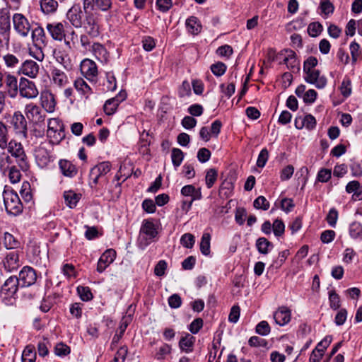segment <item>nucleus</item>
Returning a JSON list of instances; mask_svg holds the SVG:
<instances>
[{
    "mask_svg": "<svg viewBox=\"0 0 362 362\" xmlns=\"http://www.w3.org/2000/svg\"><path fill=\"white\" fill-rule=\"evenodd\" d=\"M0 150L6 151L13 158L18 167L23 172L29 171L30 164L24 147L21 142L16 139H11L7 146Z\"/></svg>",
    "mask_w": 362,
    "mask_h": 362,
    "instance_id": "obj_1",
    "label": "nucleus"
},
{
    "mask_svg": "<svg viewBox=\"0 0 362 362\" xmlns=\"http://www.w3.org/2000/svg\"><path fill=\"white\" fill-rule=\"evenodd\" d=\"M47 136L52 145L59 144L65 138V127L63 122L58 118L48 120Z\"/></svg>",
    "mask_w": 362,
    "mask_h": 362,
    "instance_id": "obj_2",
    "label": "nucleus"
},
{
    "mask_svg": "<svg viewBox=\"0 0 362 362\" xmlns=\"http://www.w3.org/2000/svg\"><path fill=\"white\" fill-rule=\"evenodd\" d=\"M3 197L5 209L8 214L17 216L23 211V204L13 189L4 190Z\"/></svg>",
    "mask_w": 362,
    "mask_h": 362,
    "instance_id": "obj_3",
    "label": "nucleus"
},
{
    "mask_svg": "<svg viewBox=\"0 0 362 362\" xmlns=\"http://www.w3.org/2000/svg\"><path fill=\"white\" fill-rule=\"evenodd\" d=\"M49 141L42 142L35 151V156L37 164L42 168L48 166V165L54 161L55 157L52 154V151L49 147H52Z\"/></svg>",
    "mask_w": 362,
    "mask_h": 362,
    "instance_id": "obj_4",
    "label": "nucleus"
},
{
    "mask_svg": "<svg viewBox=\"0 0 362 362\" xmlns=\"http://www.w3.org/2000/svg\"><path fill=\"white\" fill-rule=\"evenodd\" d=\"M112 169V164L109 161L100 162L93 167L89 173V185L94 188L99 182V179L105 176Z\"/></svg>",
    "mask_w": 362,
    "mask_h": 362,
    "instance_id": "obj_5",
    "label": "nucleus"
},
{
    "mask_svg": "<svg viewBox=\"0 0 362 362\" xmlns=\"http://www.w3.org/2000/svg\"><path fill=\"white\" fill-rule=\"evenodd\" d=\"M10 124L16 135L27 139L28 123L24 115L20 111H16L11 117Z\"/></svg>",
    "mask_w": 362,
    "mask_h": 362,
    "instance_id": "obj_6",
    "label": "nucleus"
},
{
    "mask_svg": "<svg viewBox=\"0 0 362 362\" xmlns=\"http://www.w3.org/2000/svg\"><path fill=\"white\" fill-rule=\"evenodd\" d=\"M18 93L22 98L27 99L35 98L39 94L35 83L24 77L20 78Z\"/></svg>",
    "mask_w": 362,
    "mask_h": 362,
    "instance_id": "obj_7",
    "label": "nucleus"
},
{
    "mask_svg": "<svg viewBox=\"0 0 362 362\" xmlns=\"http://www.w3.org/2000/svg\"><path fill=\"white\" fill-rule=\"evenodd\" d=\"M157 226L153 219H144L142 221L140 228V235L146 241V244L150 243L158 235Z\"/></svg>",
    "mask_w": 362,
    "mask_h": 362,
    "instance_id": "obj_8",
    "label": "nucleus"
},
{
    "mask_svg": "<svg viewBox=\"0 0 362 362\" xmlns=\"http://www.w3.org/2000/svg\"><path fill=\"white\" fill-rule=\"evenodd\" d=\"M84 11L83 23L82 27L88 30V33L93 35L98 34L99 25L97 16L94 9L87 8Z\"/></svg>",
    "mask_w": 362,
    "mask_h": 362,
    "instance_id": "obj_9",
    "label": "nucleus"
},
{
    "mask_svg": "<svg viewBox=\"0 0 362 362\" xmlns=\"http://www.w3.org/2000/svg\"><path fill=\"white\" fill-rule=\"evenodd\" d=\"M20 286L28 287L33 285L37 280V274L35 270L31 267L25 266L23 267L19 273L18 278Z\"/></svg>",
    "mask_w": 362,
    "mask_h": 362,
    "instance_id": "obj_10",
    "label": "nucleus"
},
{
    "mask_svg": "<svg viewBox=\"0 0 362 362\" xmlns=\"http://www.w3.org/2000/svg\"><path fill=\"white\" fill-rule=\"evenodd\" d=\"M304 79L307 83L314 85L318 89L324 88L327 83V78L324 75H321L320 71L317 69L305 73Z\"/></svg>",
    "mask_w": 362,
    "mask_h": 362,
    "instance_id": "obj_11",
    "label": "nucleus"
},
{
    "mask_svg": "<svg viewBox=\"0 0 362 362\" xmlns=\"http://www.w3.org/2000/svg\"><path fill=\"white\" fill-rule=\"evenodd\" d=\"M81 71L90 81H95L98 74L96 64L89 59H85L81 62Z\"/></svg>",
    "mask_w": 362,
    "mask_h": 362,
    "instance_id": "obj_12",
    "label": "nucleus"
},
{
    "mask_svg": "<svg viewBox=\"0 0 362 362\" xmlns=\"http://www.w3.org/2000/svg\"><path fill=\"white\" fill-rule=\"evenodd\" d=\"M12 21L14 29L22 36H27L30 30V25L25 16L16 13L13 16Z\"/></svg>",
    "mask_w": 362,
    "mask_h": 362,
    "instance_id": "obj_13",
    "label": "nucleus"
},
{
    "mask_svg": "<svg viewBox=\"0 0 362 362\" xmlns=\"http://www.w3.org/2000/svg\"><path fill=\"white\" fill-rule=\"evenodd\" d=\"M25 114L27 118L33 123L39 124L45 120V115H42L40 107L34 103L25 105Z\"/></svg>",
    "mask_w": 362,
    "mask_h": 362,
    "instance_id": "obj_14",
    "label": "nucleus"
},
{
    "mask_svg": "<svg viewBox=\"0 0 362 362\" xmlns=\"http://www.w3.org/2000/svg\"><path fill=\"white\" fill-rule=\"evenodd\" d=\"M84 11H83L79 5H74L66 13V18L69 22L76 28H81L83 25Z\"/></svg>",
    "mask_w": 362,
    "mask_h": 362,
    "instance_id": "obj_15",
    "label": "nucleus"
},
{
    "mask_svg": "<svg viewBox=\"0 0 362 362\" xmlns=\"http://www.w3.org/2000/svg\"><path fill=\"white\" fill-rule=\"evenodd\" d=\"M276 62L279 64H286L287 67L296 66V53L291 49L285 48L277 52Z\"/></svg>",
    "mask_w": 362,
    "mask_h": 362,
    "instance_id": "obj_16",
    "label": "nucleus"
},
{
    "mask_svg": "<svg viewBox=\"0 0 362 362\" xmlns=\"http://www.w3.org/2000/svg\"><path fill=\"white\" fill-rule=\"evenodd\" d=\"M40 100L42 107L47 112H53L55 110L57 101L54 95L50 90L45 89L40 93Z\"/></svg>",
    "mask_w": 362,
    "mask_h": 362,
    "instance_id": "obj_17",
    "label": "nucleus"
},
{
    "mask_svg": "<svg viewBox=\"0 0 362 362\" xmlns=\"http://www.w3.org/2000/svg\"><path fill=\"white\" fill-rule=\"evenodd\" d=\"M49 78L52 83L59 88L65 87L69 83L66 74L61 69L52 66L50 70Z\"/></svg>",
    "mask_w": 362,
    "mask_h": 362,
    "instance_id": "obj_18",
    "label": "nucleus"
},
{
    "mask_svg": "<svg viewBox=\"0 0 362 362\" xmlns=\"http://www.w3.org/2000/svg\"><path fill=\"white\" fill-rule=\"evenodd\" d=\"M112 0H83V10L98 9L103 12L109 11L112 8Z\"/></svg>",
    "mask_w": 362,
    "mask_h": 362,
    "instance_id": "obj_19",
    "label": "nucleus"
},
{
    "mask_svg": "<svg viewBox=\"0 0 362 362\" xmlns=\"http://www.w3.org/2000/svg\"><path fill=\"white\" fill-rule=\"evenodd\" d=\"M116 252L113 249L105 250L100 256L97 264V272H103L105 269L115 260Z\"/></svg>",
    "mask_w": 362,
    "mask_h": 362,
    "instance_id": "obj_20",
    "label": "nucleus"
},
{
    "mask_svg": "<svg viewBox=\"0 0 362 362\" xmlns=\"http://www.w3.org/2000/svg\"><path fill=\"white\" fill-rule=\"evenodd\" d=\"M4 83H5L7 95L11 98H16L18 93L19 87L17 78L10 74H6Z\"/></svg>",
    "mask_w": 362,
    "mask_h": 362,
    "instance_id": "obj_21",
    "label": "nucleus"
},
{
    "mask_svg": "<svg viewBox=\"0 0 362 362\" xmlns=\"http://www.w3.org/2000/svg\"><path fill=\"white\" fill-rule=\"evenodd\" d=\"M291 311L286 306L279 307L274 313V319L275 322L280 325L284 326L291 321Z\"/></svg>",
    "mask_w": 362,
    "mask_h": 362,
    "instance_id": "obj_22",
    "label": "nucleus"
},
{
    "mask_svg": "<svg viewBox=\"0 0 362 362\" xmlns=\"http://www.w3.org/2000/svg\"><path fill=\"white\" fill-rule=\"evenodd\" d=\"M4 267L8 272L17 269L20 267L18 251L8 252L3 261Z\"/></svg>",
    "mask_w": 362,
    "mask_h": 362,
    "instance_id": "obj_23",
    "label": "nucleus"
},
{
    "mask_svg": "<svg viewBox=\"0 0 362 362\" xmlns=\"http://www.w3.org/2000/svg\"><path fill=\"white\" fill-rule=\"evenodd\" d=\"M19 286L18 277L10 276L1 287L0 291L5 295L12 297L16 293Z\"/></svg>",
    "mask_w": 362,
    "mask_h": 362,
    "instance_id": "obj_24",
    "label": "nucleus"
},
{
    "mask_svg": "<svg viewBox=\"0 0 362 362\" xmlns=\"http://www.w3.org/2000/svg\"><path fill=\"white\" fill-rule=\"evenodd\" d=\"M39 72V65L33 60H26L24 62L20 69L19 73L28 76L31 78H35Z\"/></svg>",
    "mask_w": 362,
    "mask_h": 362,
    "instance_id": "obj_25",
    "label": "nucleus"
},
{
    "mask_svg": "<svg viewBox=\"0 0 362 362\" xmlns=\"http://www.w3.org/2000/svg\"><path fill=\"white\" fill-rule=\"evenodd\" d=\"M46 28L54 40L62 41L64 38H65L64 26L63 23H47Z\"/></svg>",
    "mask_w": 362,
    "mask_h": 362,
    "instance_id": "obj_26",
    "label": "nucleus"
},
{
    "mask_svg": "<svg viewBox=\"0 0 362 362\" xmlns=\"http://www.w3.org/2000/svg\"><path fill=\"white\" fill-rule=\"evenodd\" d=\"M125 98V93H119V96L107 100L103 107L105 114L107 115H113L115 112L119 103L124 100Z\"/></svg>",
    "mask_w": 362,
    "mask_h": 362,
    "instance_id": "obj_27",
    "label": "nucleus"
},
{
    "mask_svg": "<svg viewBox=\"0 0 362 362\" xmlns=\"http://www.w3.org/2000/svg\"><path fill=\"white\" fill-rule=\"evenodd\" d=\"M59 166L62 173L69 177H73L76 175L78 169L71 161L67 160H60Z\"/></svg>",
    "mask_w": 362,
    "mask_h": 362,
    "instance_id": "obj_28",
    "label": "nucleus"
},
{
    "mask_svg": "<svg viewBox=\"0 0 362 362\" xmlns=\"http://www.w3.org/2000/svg\"><path fill=\"white\" fill-rule=\"evenodd\" d=\"M64 198L66 205L70 209H74L81 199V194L76 193L73 190L65 191L64 192Z\"/></svg>",
    "mask_w": 362,
    "mask_h": 362,
    "instance_id": "obj_29",
    "label": "nucleus"
},
{
    "mask_svg": "<svg viewBox=\"0 0 362 362\" xmlns=\"http://www.w3.org/2000/svg\"><path fill=\"white\" fill-rule=\"evenodd\" d=\"M195 342V337L187 333L179 341V347L182 351L190 353Z\"/></svg>",
    "mask_w": 362,
    "mask_h": 362,
    "instance_id": "obj_30",
    "label": "nucleus"
},
{
    "mask_svg": "<svg viewBox=\"0 0 362 362\" xmlns=\"http://www.w3.org/2000/svg\"><path fill=\"white\" fill-rule=\"evenodd\" d=\"M11 29L10 11L8 8H0V30L9 31Z\"/></svg>",
    "mask_w": 362,
    "mask_h": 362,
    "instance_id": "obj_31",
    "label": "nucleus"
},
{
    "mask_svg": "<svg viewBox=\"0 0 362 362\" xmlns=\"http://www.w3.org/2000/svg\"><path fill=\"white\" fill-rule=\"evenodd\" d=\"M256 247L260 254L267 255L274 247V245L266 238L261 237L256 241Z\"/></svg>",
    "mask_w": 362,
    "mask_h": 362,
    "instance_id": "obj_32",
    "label": "nucleus"
},
{
    "mask_svg": "<svg viewBox=\"0 0 362 362\" xmlns=\"http://www.w3.org/2000/svg\"><path fill=\"white\" fill-rule=\"evenodd\" d=\"M9 141V127L3 121H0V149L7 146Z\"/></svg>",
    "mask_w": 362,
    "mask_h": 362,
    "instance_id": "obj_33",
    "label": "nucleus"
},
{
    "mask_svg": "<svg viewBox=\"0 0 362 362\" xmlns=\"http://www.w3.org/2000/svg\"><path fill=\"white\" fill-rule=\"evenodd\" d=\"M186 27L187 30L193 35H197L202 30L199 19L195 16H190L186 20Z\"/></svg>",
    "mask_w": 362,
    "mask_h": 362,
    "instance_id": "obj_34",
    "label": "nucleus"
},
{
    "mask_svg": "<svg viewBox=\"0 0 362 362\" xmlns=\"http://www.w3.org/2000/svg\"><path fill=\"white\" fill-rule=\"evenodd\" d=\"M22 362H35L37 354L35 347L33 344L27 345L22 354Z\"/></svg>",
    "mask_w": 362,
    "mask_h": 362,
    "instance_id": "obj_35",
    "label": "nucleus"
},
{
    "mask_svg": "<svg viewBox=\"0 0 362 362\" xmlns=\"http://www.w3.org/2000/svg\"><path fill=\"white\" fill-rule=\"evenodd\" d=\"M32 39L34 45L46 44L47 41L44 29L40 26H37V28H34L32 32Z\"/></svg>",
    "mask_w": 362,
    "mask_h": 362,
    "instance_id": "obj_36",
    "label": "nucleus"
},
{
    "mask_svg": "<svg viewBox=\"0 0 362 362\" xmlns=\"http://www.w3.org/2000/svg\"><path fill=\"white\" fill-rule=\"evenodd\" d=\"M75 88L82 95H86V98L92 93L91 88L87 83L82 78H78L74 81Z\"/></svg>",
    "mask_w": 362,
    "mask_h": 362,
    "instance_id": "obj_37",
    "label": "nucleus"
},
{
    "mask_svg": "<svg viewBox=\"0 0 362 362\" xmlns=\"http://www.w3.org/2000/svg\"><path fill=\"white\" fill-rule=\"evenodd\" d=\"M40 7L44 13H52L57 11L58 2L56 0H40Z\"/></svg>",
    "mask_w": 362,
    "mask_h": 362,
    "instance_id": "obj_38",
    "label": "nucleus"
},
{
    "mask_svg": "<svg viewBox=\"0 0 362 362\" xmlns=\"http://www.w3.org/2000/svg\"><path fill=\"white\" fill-rule=\"evenodd\" d=\"M210 241L211 235L209 233H204L200 241V251L205 256L209 255L211 252Z\"/></svg>",
    "mask_w": 362,
    "mask_h": 362,
    "instance_id": "obj_39",
    "label": "nucleus"
},
{
    "mask_svg": "<svg viewBox=\"0 0 362 362\" xmlns=\"http://www.w3.org/2000/svg\"><path fill=\"white\" fill-rule=\"evenodd\" d=\"M3 242L5 247L8 250L18 248L20 245L19 241L8 232L4 233Z\"/></svg>",
    "mask_w": 362,
    "mask_h": 362,
    "instance_id": "obj_40",
    "label": "nucleus"
},
{
    "mask_svg": "<svg viewBox=\"0 0 362 362\" xmlns=\"http://www.w3.org/2000/svg\"><path fill=\"white\" fill-rule=\"evenodd\" d=\"M13 159L6 151H2L0 153V169L5 170L9 168V166L13 163Z\"/></svg>",
    "mask_w": 362,
    "mask_h": 362,
    "instance_id": "obj_41",
    "label": "nucleus"
},
{
    "mask_svg": "<svg viewBox=\"0 0 362 362\" xmlns=\"http://www.w3.org/2000/svg\"><path fill=\"white\" fill-rule=\"evenodd\" d=\"M171 158L174 167L175 168L179 167L184 159L183 151L180 148H173L171 152Z\"/></svg>",
    "mask_w": 362,
    "mask_h": 362,
    "instance_id": "obj_42",
    "label": "nucleus"
},
{
    "mask_svg": "<svg viewBox=\"0 0 362 362\" xmlns=\"http://www.w3.org/2000/svg\"><path fill=\"white\" fill-rule=\"evenodd\" d=\"M339 90L341 95L345 98L349 97L351 94V81L349 76H344L339 87Z\"/></svg>",
    "mask_w": 362,
    "mask_h": 362,
    "instance_id": "obj_43",
    "label": "nucleus"
},
{
    "mask_svg": "<svg viewBox=\"0 0 362 362\" xmlns=\"http://www.w3.org/2000/svg\"><path fill=\"white\" fill-rule=\"evenodd\" d=\"M349 235L352 238H362V224L358 221L352 222L349 226Z\"/></svg>",
    "mask_w": 362,
    "mask_h": 362,
    "instance_id": "obj_44",
    "label": "nucleus"
},
{
    "mask_svg": "<svg viewBox=\"0 0 362 362\" xmlns=\"http://www.w3.org/2000/svg\"><path fill=\"white\" fill-rule=\"evenodd\" d=\"M218 177V172L215 168H210L206 171L205 182L208 189L213 187Z\"/></svg>",
    "mask_w": 362,
    "mask_h": 362,
    "instance_id": "obj_45",
    "label": "nucleus"
},
{
    "mask_svg": "<svg viewBox=\"0 0 362 362\" xmlns=\"http://www.w3.org/2000/svg\"><path fill=\"white\" fill-rule=\"evenodd\" d=\"M95 57L100 62H106L109 58V52L105 47H92Z\"/></svg>",
    "mask_w": 362,
    "mask_h": 362,
    "instance_id": "obj_46",
    "label": "nucleus"
},
{
    "mask_svg": "<svg viewBox=\"0 0 362 362\" xmlns=\"http://www.w3.org/2000/svg\"><path fill=\"white\" fill-rule=\"evenodd\" d=\"M171 346L168 344H163L158 350L155 355V358L158 361H163L167 355L171 353Z\"/></svg>",
    "mask_w": 362,
    "mask_h": 362,
    "instance_id": "obj_47",
    "label": "nucleus"
},
{
    "mask_svg": "<svg viewBox=\"0 0 362 362\" xmlns=\"http://www.w3.org/2000/svg\"><path fill=\"white\" fill-rule=\"evenodd\" d=\"M106 88V91H114L117 88L116 78L113 73L108 72L106 74V82L103 84Z\"/></svg>",
    "mask_w": 362,
    "mask_h": 362,
    "instance_id": "obj_48",
    "label": "nucleus"
},
{
    "mask_svg": "<svg viewBox=\"0 0 362 362\" xmlns=\"http://www.w3.org/2000/svg\"><path fill=\"white\" fill-rule=\"evenodd\" d=\"M77 292L83 301H89L93 298L90 288L88 286H78Z\"/></svg>",
    "mask_w": 362,
    "mask_h": 362,
    "instance_id": "obj_49",
    "label": "nucleus"
},
{
    "mask_svg": "<svg viewBox=\"0 0 362 362\" xmlns=\"http://www.w3.org/2000/svg\"><path fill=\"white\" fill-rule=\"evenodd\" d=\"M8 169V177L11 183H17L21 180V173L16 165H11Z\"/></svg>",
    "mask_w": 362,
    "mask_h": 362,
    "instance_id": "obj_50",
    "label": "nucleus"
},
{
    "mask_svg": "<svg viewBox=\"0 0 362 362\" xmlns=\"http://www.w3.org/2000/svg\"><path fill=\"white\" fill-rule=\"evenodd\" d=\"M127 354V346H122L117 351L113 359L110 362H124Z\"/></svg>",
    "mask_w": 362,
    "mask_h": 362,
    "instance_id": "obj_51",
    "label": "nucleus"
},
{
    "mask_svg": "<svg viewBox=\"0 0 362 362\" xmlns=\"http://www.w3.org/2000/svg\"><path fill=\"white\" fill-rule=\"evenodd\" d=\"M253 205L255 209L264 211L269 209L270 206L269 202L264 196L262 195L255 199Z\"/></svg>",
    "mask_w": 362,
    "mask_h": 362,
    "instance_id": "obj_52",
    "label": "nucleus"
},
{
    "mask_svg": "<svg viewBox=\"0 0 362 362\" xmlns=\"http://www.w3.org/2000/svg\"><path fill=\"white\" fill-rule=\"evenodd\" d=\"M290 255V252L288 250H285L279 253V256L276 259H275L272 264L271 267H275L276 269L280 268L284 262L286 261L288 255Z\"/></svg>",
    "mask_w": 362,
    "mask_h": 362,
    "instance_id": "obj_53",
    "label": "nucleus"
},
{
    "mask_svg": "<svg viewBox=\"0 0 362 362\" xmlns=\"http://www.w3.org/2000/svg\"><path fill=\"white\" fill-rule=\"evenodd\" d=\"M71 348L63 342L56 344L54 347V354L58 356H65L70 354Z\"/></svg>",
    "mask_w": 362,
    "mask_h": 362,
    "instance_id": "obj_54",
    "label": "nucleus"
},
{
    "mask_svg": "<svg viewBox=\"0 0 362 362\" xmlns=\"http://www.w3.org/2000/svg\"><path fill=\"white\" fill-rule=\"evenodd\" d=\"M195 243L194 236L191 233H185L180 238L181 245L186 248H192Z\"/></svg>",
    "mask_w": 362,
    "mask_h": 362,
    "instance_id": "obj_55",
    "label": "nucleus"
},
{
    "mask_svg": "<svg viewBox=\"0 0 362 362\" xmlns=\"http://www.w3.org/2000/svg\"><path fill=\"white\" fill-rule=\"evenodd\" d=\"M255 332L262 336H267L270 333L271 327L267 321L262 320L257 325Z\"/></svg>",
    "mask_w": 362,
    "mask_h": 362,
    "instance_id": "obj_56",
    "label": "nucleus"
},
{
    "mask_svg": "<svg viewBox=\"0 0 362 362\" xmlns=\"http://www.w3.org/2000/svg\"><path fill=\"white\" fill-rule=\"evenodd\" d=\"M272 230L275 236H281L285 231V225L283 221L281 219L278 218L274 220L272 224Z\"/></svg>",
    "mask_w": 362,
    "mask_h": 362,
    "instance_id": "obj_57",
    "label": "nucleus"
},
{
    "mask_svg": "<svg viewBox=\"0 0 362 362\" xmlns=\"http://www.w3.org/2000/svg\"><path fill=\"white\" fill-rule=\"evenodd\" d=\"M62 271L67 279L76 278L77 276L75 267L72 264H64L62 267Z\"/></svg>",
    "mask_w": 362,
    "mask_h": 362,
    "instance_id": "obj_58",
    "label": "nucleus"
},
{
    "mask_svg": "<svg viewBox=\"0 0 362 362\" xmlns=\"http://www.w3.org/2000/svg\"><path fill=\"white\" fill-rule=\"evenodd\" d=\"M323 30V27L319 22H313L309 24L308 33L311 37H317Z\"/></svg>",
    "mask_w": 362,
    "mask_h": 362,
    "instance_id": "obj_59",
    "label": "nucleus"
},
{
    "mask_svg": "<svg viewBox=\"0 0 362 362\" xmlns=\"http://www.w3.org/2000/svg\"><path fill=\"white\" fill-rule=\"evenodd\" d=\"M279 207L282 211H284L288 214V213L291 212V211H293V209L295 207V204L292 199L283 198L280 201Z\"/></svg>",
    "mask_w": 362,
    "mask_h": 362,
    "instance_id": "obj_60",
    "label": "nucleus"
},
{
    "mask_svg": "<svg viewBox=\"0 0 362 362\" xmlns=\"http://www.w3.org/2000/svg\"><path fill=\"white\" fill-rule=\"evenodd\" d=\"M317 59L315 57H309L303 63V72L307 73L308 71L316 70L315 66L317 65Z\"/></svg>",
    "mask_w": 362,
    "mask_h": 362,
    "instance_id": "obj_61",
    "label": "nucleus"
},
{
    "mask_svg": "<svg viewBox=\"0 0 362 362\" xmlns=\"http://www.w3.org/2000/svg\"><path fill=\"white\" fill-rule=\"evenodd\" d=\"M338 216L339 214L337 210L335 208H332L329 209L328 214L327 215L326 221L331 227L334 228L337 224Z\"/></svg>",
    "mask_w": 362,
    "mask_h": 362,
    "instance_id": "obj_62",
    "label": "nucleus"
},
{
    "mask_svg": "<svg viewBox=\"0 0 362 362\" xmlns=\"http://www.w3.org/2000/svg\"><path fill=\"white\" fill-rule=\"evenodd\" d=\"M29 54L40 62H42L45 58L42 47H29Z\"/></svg>",
    "mask_w": 362,
    "mask_h": 362,
    "instance_id": "obj_63",
    "label": "nucleus"
},
{
    "mask_svg": "<svg viewBox=\"0 0 362 362\" xmlns=\"http://www.w3.org/2000/svg\"><path fill=\"white\" fill-rule=\"evenodd\" d=\"M320 8L322 13L326 16L332 14L334 12V5L330 2L329 0H322L320 2Z\"/></svg>",
    "mask_w": 362,
    "mask_h": 362,
    "instance_id": "obj_64",
    "label": "nucleus"
}]
</instances>
